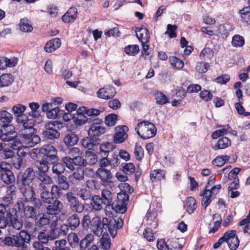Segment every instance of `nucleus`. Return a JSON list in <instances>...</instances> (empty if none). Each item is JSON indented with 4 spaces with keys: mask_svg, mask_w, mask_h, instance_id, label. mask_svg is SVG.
Returning <instances> with one entry per match:
<instances>
[{
    "mask_svg": "<svg viewBox=\"0 0 250 250\" xmlns=\"http://www.w3.org/2000/svg\"><path fill=\"white\" fill-rule=\"evenodd\" d=\"M56 160V157L52 156V154L46 156H42L41 160L35 162V166L38 168L39 173H46L49 168V165H51Z\"/></svg>",
    "mask_w": 250,
    "mask_h": 250,
    "instance_id": "12",
    "label": "nucleus"
},
{
    "mask_svg": "<svg viewBox=\"0 0 250 250\" xmlns=\"http://www.w3.org/2000/svg\"><path fill=\"white\" fill-rule=\"evenodd\" d=\"M57 178L58 186L64 190H68L70 186L66 177L62 175L58 176Z\"/></svg>",
    "mask_w": 250,
    "mask_h": 250,
    "instance_id": "58",
    "label": "nucleus"
},
{
    "mask_svg": "<svg viewBox=\"0 0 250 250\" xmlns=\"http://www.w3.org/2000/svg\"><path fill=\"white\" fill-rule=\"evenodd\" d=\"M40 198L43 203L44 204H50L54 200V197L52 196V194L50 191H46L40 194Z\"/></svg>",
    "mask_w": 250,
    "mask_h": 250,
    "instance_id": "53",
    "label": "nucleus"
},
{
    "mask_svg": "<svg viewBox=\"0 0 250 250\" xmlns=\"http://www.w3.org/2000/svg\"><path fill=\"white\" fill-rule=\"evenodd\" d=\"M17 210L14 208L9 209L7 212L6 218L0 217V228L4 229L7 226L20 230L22 227V222L18 220Z\"/></svg>",
    "mask_w": 250,
    "mask_h": 250,
    "instance_id": "2",
    "label": "nucleus"
},
{
    "mask_svg": "<svg viewBox=\"0 0 250 250\" xmlns=\"http://www.w3.org/2000/svg\"><path fill=\"white\" fill-rule=\"evenodd\" d=\"M8 166L3 167V169H0V179L3 183L10 185L15 181V177L13 172L7 167Z\"/></svg>",
    "mask_w": 250,
    "mask_h": 250,
    "instance_id": "17",
    "label": "nucleus"
},
{
    "mask_svg": "<svg viewBox=\"0 0 250 250\" xmlns=\"http://www.w3.org/2000/svg\"><path fill=\"white\" fill-rule=\"evenodd\" d=\"M188 212L191 214L194 212L197 208V204L195 199L190 196L187 199Z\"/></svg>",
    "mask_w": 250,
    "mask_h": 250,
    "instance_id": "46",
    "label": "nucleus"
},
{
    "mask_svg": "<svg viewBox=\"0 0 250 250\" xmlns=\"http://www.w3.org/2000/svg\"><path fill=\"white\" fill-rule=\"evenodd\" d=\"M78 142V137L74 132H70L67 133L63 139L64 143L68 146H72Z\"/></svg>",
    "mask_w": 250,
    "mask_h": 250,
    "instance_id": "34",
    "label": "nucleus"
},
{
    "mask_svg": "<svg viewBox=\"0 0 250 250\" xmlns=\"http://www.w3.org/2000/svg\"><path fill=\"white\" fill-rule=\"evenodd\" d=\"M118 201L115 207L116 210L121 213L126 210V205L128 204L129 196L127 194L121 193L117 195Z\"/></svg>",
    "mask_w": 250,
    "mask_h": 250,
    "instance_id": "16",
    "label": "nucleus"
},
{
    "mask_svg": "<svg viewBox=\"0 0 250 250\" xmlns=\"http://www.w3.org/2000/svg\"><path fill=\"white\" fill-rule=\"evenodd\" d=\"M78 10L76 7H70L62 17V21L65 23L73 22L77 17Z\"/></svg>",
    "mask_w": 250,
    "mask_h": 250,
    "instance_id": "25",
    "label": "nucleus"
},
{
    "mask_svg": "<svg viewBox=\"0 0 250 250\" xmlns=\"http://www.w3.org/2000/svg\"><path fill=\"white\" fill-rule=\"evenodd\" d=\"M100 140L96 137H86L81 141L82 146L89 149H92L94 146L100 144Z\"/></svg>",
    "mask_w": 250,
    "mask_h": 250,
    "instance_id": "27",
    "label": "nucleus"
},
{
    "mask_svg": "<svg viewBox=\"0 0 250 250\" xmlns=\"http://www.w3.org/2000/svg\"><path fill=\"white\" fill-rule=\"evenodd\" d=\"M117 115L115 114H110L105 117V124L107 126H113L117 121Z\"/></svg>",
    "mask_w": 250,
    "mask_h": 250,
    "instance_id": "61",
    "label": "nucleus"
},
{
    "mask_svg": "<svg viewBox=\"0 0 250 250\" xmlns=\"http://www.w3.org/2000/svg\"><path fill=\"white\" fill-rule=\"evenodd\" d=\"M167 28V30L165 32V34L168 35L170 39L177 37L176 29L177 26L176 25L168 24Z\"/></svg>",
    "mask_w": 250,
    "mask_h": 250,
    "instance_id": "64",
    "label": "nucleus"
},
{
    "mask_svg": "<svg viewBox=\"0 0 250 250\" xmlns=\"http://www.w3.org/2000/svg\"><path fill=\"white\" fill-rule=\"evenodd\" d=\"M85 160L86 161V166H92L97 162V156L92 152H87L85 155Z\"/></svg>",
    "mask_w": 250,
    "mask_h": 250,
    "instance_id": "57",
    "label": "nucleus"
},
{
    "mask_svg": "<svg viewBox=\"0 0 250 250\" xmlns=\"http://www.w3.org/2000/svg\"><path fill=\"white\" fill-rule=\"evenodd\" d=\"M116 94L115 88L112 86L108 85L100 88L97 92V96L104 100L112 99Z\"/></svg>",
    "mask_w": 250,
    "mask_h": 250,
    "instance_id": "15",
    "label": "nucleus"
},
{
    "mask_svg": "<svg viewBox=\"0 0 250 250\" xmlns=\"http://www.w3.org/2000/svg\"><path fill=\"white\" fill-rule=\"evenodd\" d=\"M227 242L230 250H235L239 245V240L234 230H229L226 231L222 237L213 245V248L218 249L222 243Z\"/></svg>",
    "mask_w": 250,
    "mask_h": 250,
    "instance_id": "5",
    "label": "nucleus"
},
{
    "mask_svg": "<svg viewBox=\"0 0 250 250\" xmlns=\"http://www.w3.org/2000/svg\"><path fill=\"white\" fill-rule=\"evenodd\" d=\"M214 55L213 50L207 46H206L201 52L200 57L202 59L210 60Z\"/></svg>",
    "mask_w": 250,
    "mask_h": 250,
    "instance_id": "43",
    "label": "nucleus"
},
{
    "mask_svg": "<svg viewBox=\"0 0 250 250\" xmlns=\"http://www.w3.org/2000/svg\"><path fill=\"white\" fill-rule=\"evenodd\" d=\"M232 45L236 47H240L243 46L245 43L244 38L239 35H235L232 38Z\"/></svg>",
    "mask_w": 250,
    "mask_h": 250,
    "instance_id": "60",
    "label": "nucleus"
},
{
    "mask_svg": "<svg viewBox=\"0 0 250 250\" xmlns=\"http://www.w3.org/2000/svg\"><path fill=\"white\" fill-rule=\"evenodd\" d=\"M101 198L104 204L106 206H110L113 204L112 193L109 190L103 189L101 193Z\"/></svg>",
    "mask_w": 250,
    "mask_h": 250,
    "instance_id": "32",
    "label": "nucleus"
},
{
    "mask_svg": "<svg viewBox=\"0 0 250 250\" xmlns=\"http://www.w3.org/2000/svg\"><path fill=\"white\" fill-rule=\"evenodd\" d=\"M213 194L209 189H207L206 186L205 189L200 193V195L203 196L201 201V205L204 207V209H206L207 207L210 204L212 200L211 198L212 194Z\"/></svg>",
    "mask_w": 250,
    "mask_h": 250,
    "instance_id": "29",
    "label": "nucleus"
},
{
    "mask_svg": "<svg viewBox=\"0 0 250 250\" xmlns=\"http://www.w3.org/2000/svg\"><path fill=\"white\" fill-rule=\"evenodd\" d=\"M96 175L100 179V183L102 185L111 187L113 185V176L110 170L105 168H99L96 172Z\"/></svg>",
    "mask_w": 250,
    "mask_h": 250,
    "instance_id": "11",
    "label": "nucleus"
},
{
    "mask_svg": "<svg viewBox=\"0 0 250 250\" xmlns=\"http://www.w3.org/2000/svg\"><path fill=\"white\" fill-rule=\"evenodd\" d=\"M104 233L100 239V243L102 248L104 250H108L111 247V240L107 232H103Z\"/></svg>",
    "mask_w": 250,
    "mask_h": 250,
    "instance_id": "39",
    "label": "nucleus"
},
{
    "mask_svg": "<svg viewBox=\"0 0 250 250\" xmlns=\"http://www.w3.org/2000/svg\"><path fill=\"white\" fill-rule=\"evenodd\" d=\"M209 67L210 65L208 63L201 62L197 63L196 69L199 73H205L208 70Z\"/></svg>",
    "mask_w": 250,
    "mask_h": 250,
    "instance_id": "62",
    "label": "nucleus"
},
{
    "mask_svg": "<svg viewBox=\"0 0 250 250\" xmlns=\"http://www.w3.org/2000/svg\"><path fill=\"white\" fill-rule=\"evenodd\" d=\"M63 114V111H61L58 106L54 107L47 112L46 115L48 118L55 119L61 116Z\"/></svg>",
    "mask_w": 250,
    "mask_h": 250,
    "instance_id": "45",
    "label": "nucleus"
},
{
    "mask_svg": "<svg viewBox=\"0 0 250 250\" xmlns=\"http://www.w3.org/2000/svg\"><path fill=\"white\" fill-rule=\"evenodd\" d=\"M17 121L19 124H22L24 127L23 130H27L28 131H36L33 126L36 124V121L33 118H28L27 117H20L17 118Z\"/></svg>",
    "mask_w": 250,
    "mask_h": 250,
    "instance_id": "21",
    "label": "nucleus"
},
{
    "mask_svg": "<svg viewBox=\"0 0 250 250\" xmlns=\"http://www.w3.org/2000/svg\"><path fill=\"white\" fill-rule=\"evenodd\" d=\"M229 129H230V126L228 125H226L222 128L214 131L212 134L211 137L212 139H216L221 136H223L228 133Z\"/></svg>",
    "mask_w": 250,
    "mask_h": 250,
    "instance_id": "44",
    "label": "nucleus"
},
{
    "mask_svg": "<svg viewBox=\"0 0 250 250\" xmlns=\"http://www.w3.org/2000/svg\"><path fill=\"white\" fill-rule=\"evenodd\" d=\"M12 119L13 116L11 113L6 110L0 112V122L2 123L1 126L10 124Z\"/></svg>",
    "mask_w": 250,
    "mask_h": 250,
    "instance_id": "38",
    "label": "nucleus"
},
{
    "mask_svg": "<svg viewBox=\"0 0 250 250\" xmlns=\"http://www.w3.org/2000/svg\"><path fill=\"white\" fill-rule=\"evenodd\" d=\"M42 135L48 139L53 140L58 139L60 136V133L58 130L51 129V130H43L42 131Z\"/></svg>",
    "mask_w": 250,
    "mask_h": 250,
    "instance_id": "55",
    "label": "nucleus"
},
{
    "mask_svg": "<svg viewBox=\"0 0 250 250\" xmlns=\"http://www.w3.org/2000/svg\"><path fill=\"white\" fill-rule=\"evenodd\" d=\"M136 35L142 43H148L149 41V32L146 28L136 27Z\"/></svg>",
    "mask_w": 250,
    "mask_h": 250,
    "instance_id": "24",
    "label": "nucleus"
},
{
    "mask_svg": "<svg viewBox=\"0 0 250 250\" xmlns=\"http://www.w3.org/2000/svg\"><path fill=\"white\" fill-rule=\"evenodd\" d=\"M73 122L77 125H83L88 121L87 117L82 114L78 113H74Z\"/></svg>",
    "mask_w": 250,
    "mask_h": 250,
    "instance_id": "49",
    "label": "nucleus"
},
{
    "mask_svg": "<svg viewBox=\"0 0 250 250\" xmlns=\"http://www.w3.org/2000/svg\"><path fill=\"white\" fill-rule=\"evenodd\" d=\"M125 51L129 56H135L139 51V47L137 44L128 45L125 47Z\"/></svg>",
    "mask_w": 250,
    "mask_h": 250,
    "instance_id": "48",
    "label": "nucleus"
},
{
    "mask_svg": "<svg viewBox=\"0 0 250 250\" xmlns=\"http://www.w3.org/2000/svg\"><path fill=\"white\" fill-rule=\"evenodd\" d=\"M169 61L170 64L177 69H181L184 67V64L183 62L176 57H169Z\"/></svg>",
    "mask_w": 250,
    "mask_h": 250,
    "instance_id": "56",
    "label": "nucleus"
},
{
    "mask_svg": "<svg viewBox=\"0 0 250 250\" xmlns=\"http://www.w3.org/2000/svg\"><path fill=\"white\" fill-rule=\"evenodd\" d=\"M21 140L18 137V136L15 137L14 139H12L11 141L7 143V145L9 146L12 149L14 150H17L18 148L22 146Z\"/></svg>",
    "mask_w": 250,
    "mask_h": 250,
    "instance_id": "63",
    "label": "nucleus"
},
{
    "mask_svg": "<svg viewBox=\"0 0 250 250\" xmlns=\"http://www.w3.org/2000/svg\"><path fill=\"white\" fill-rule=\"evenodd\" d=\"M68 241L72 248L79 247V239L76 233H71L68 236Z\"/></svg>",
    "mask_w": 250,
    "mask_h": 250,
    "instance_id": "50",
    "label": "nucleus"
},
{
    "mask_svg": "<svg viewBox=\"0 0 250 250\" xmlns=\"http://www.w3.org/2000/svg\"><path fill=\"white\" fill-rule=\"evenodd\" d=\"M24 216L26 218L35 219L37 215V210L32 206H27L23 211Z\"/></svg>",
    "mask_w": 250,
    "mask_h": 250,
    "instance_id": "42",
    "label": "nucleus"
},
{
    "mask_svg": "<svg viewBox=\"0 0 250 250\" xmlns=\"http://www.w3.org/2000/svg\"><path fill=\"white\" fill-rule=\"evenodd\" d=\"M155 99L157 104L159 105H164L169 103L168 98L163 92L161 91H156L154 94Z\"/></svg>",
    "mask_w": 250,
    "mask_h": 250,
    "instance_id": "37",
    "label": "nucleus"
},
{
    "mask_svg": "<svg viewBox=\"0 0 250 250\" xmlns=\"http://www.w3.org/2000/svg\"><path fill=\"white\" fill-rule=\"evenodd\" d=\"M61 162L64 164V167H67L69 170L73 171L75 169L74 161L73 158L64 157L62 158Z\"/></svg>",
    "mask_w": 250,
    "mask_h": 250,
    "instance_id": "54",
    "label": "nucleus"
},
{
    "mask_svg": "<svg viewBox=\"0 0 250 250\" xmlns=\"http://www.w3.org/2000/svg\"><path fill=\"white\" fill-rule=\"evenodd\" d=\"M35 221L37 226L42 227L48 225L50 220L48 216V214L40 213L37 215L35 219Z\"/></svg>",
    "mask_w": 250,
    "mask_h": 250,
    "instance_id": "35",
    "label": "nucleus"
},
{
    "mask_svg": "<svg viewBox=\"0 0 250 250\" xmlns=\"http://www.w3.org/2000/svg\"><path fill=\"white\" fill-rule=\"evenodd\" d=\"M165 172L161 169H155L150 172V177L153 182L156 180H161L164 177Z\"/></svg>",
    "mask_w": 250,
    "mask_h": 250,
    "instance_id": "47",
    "label": "nucleus"
},
{
    "mask_svg": "<svg viewBox=\"0 0 250 250\" xmlns=\"http://www.w3.org/2000/svg\"><path fill=\"white\" fill-rule=\"evenodd\" d=\"M66 223L71 230H75L80 224V219L79 215L75 213L71 214L67 218Z\"/></svg>",
    "mask_w": 250,
    "mask_h": 250,
    "instance_id": "28",
    "label": "nucleus"
},
{
    "mask_svg": "<svg viewBox=\"0 0 250 250\" xmlns=\"http://www.w3.org/2000/svg\"><path fill=\"white\" fill-rule=\"evenodd\" d=\"M77 196L83 201H87L91 199V194L89 190L86 188L80 189L77 192Z\"/></svg>",
    "mask_w": 250,
    "mask_h": 250,
    "instance_id": "59",
    "label": "nucleus"
},
{
    "mask_svg": "<svg viewBox=\"0 0 250 250\" xmlns=\"http://www.w3.org/2000/svg\"><path fill=\"white\" fill-rule=\"evenodd\" d=\"M66 200L69 208L75 213L82 212L85 208L84 204L82 203L78 197L72 192H68L66 194Z\"/></svg>",
    "mask_w": 250,
    "mask_h": 250,
    "instance_id": "8",
    "label": "nucleus"
},
{
    "mask_svg": "<svg viewBox=\"0 0 250 250\" xmlns=\"http://www.w3.org/2000/svg\"><path fill=\"white\" fill-rule=\"evenodd\" d=\"M231 145V141L226 137H223L219 139L217 144L212 146L211 148L215 151L220 149H225Z\"/></svg>",
    "mask_w": 250,
    "mask_h": 250,
    "instance_id": "33",
    "label": "nucleus"
},
{
    "mask_svg": "<svg viewBox=\"0 0 250 250\" xmlns=\"http://www.w3.org/2000/svg\"><path fill=\"white\" fill-rule=\"evenodd\" d=\"M52 156L56 157V160L54 162L51 163L52 165V171L55 176H60L62 175L65 170L64 164H62L61 161H60L59 157L58 155V150L56 149L54 153L52 154Z\"/></svg>",
    "mask_w": 250,
    "mask_h": 250,
    "instance_id": "14",
    "label": "nucleus"
},
{
    "mask_svg": "<svg viewBox=\"0 0 250 250\" xmlns=\"http://www.w3.org/2000/svg\"><path fill=\"white\" fill-rule=\"evenodd\" d=\"M56 148L51 145H45L41 147L33 148L30 151V156L31 159L35 160L42 156H46L52 154Z\"/></svg>",
    "mask_w": 250,
    "mask_h": 250,
    "instance_id": "10",
    "label": "nucleus"
},
{
    "mask_svg": "<svg viewBox=\"0 0 250 250\" xmlns=\"http://www.w3.org/2000/svg\"><path fill=\"white\" fill-rule=\"evenodd\" d=\"M121 167L123 172L127 174H131L135 172V167L132 163H123Z\"/></svg>",
    "mask_w": 250,
    "mask_h": 250,
    "instance_id": "52",
    "label": "nucleus"
},
{
    "mask_svg": "<svg viewBox=\"0 0 250 250\" xmlns=\"http://www.w3.org/2000/svg\"><path fill=\"white\" fill-rule=\"evenodd\" d=\"M36 131L22 130L20 134V137L22 143L30 147H33L40 143V137L35 134Z\"/></svg>",
    "mask_w": 250,
    "mask_h": 250,
    "instance_id": "9",
    "label": "nucleus"
},
{
    "mask_svg": "<svg viewBox=\"0 0 250 250\" xmlns=\"http://www.w3.org/2000/svg\"><path fill=\"white\" fill-rule=\"evenodd\" d=\"M21 30L24 32H31L33 30V27L28 19L23 18L21 20L20 22Z\"/></svg>",
    "mask_w": 250,
    "mask_h": 250,
    "instance_id": "40",
    "label": "nucleus"
},
{
    "mask_svg": "<svg viewBox=\"0 0 250 250\" xmlns=\"http://www.w3.org/2000/svg\"><path fill=\"white\" fill-rule=\"evenodd\" d=\"M70 178L72 179L73 182H80L84 179V172L83 169L78 167L76 170L70 175Z\"/></svg>",
    "mask_w": 250,
    "mask_h": 250,
    "instance_id": "36",
    "label": "nucleus"
},
{
    "mask_svg": "<svg viewBox=\"0 0 250 250\" xmlns=\"http://www.w3.org/2000/svg\"><path fill=\"white\" fill-rule=\"evenodd\" d=\"M123 222H117L113 218L104 217L103 218V228L106 232L108 229L111 236L113 238H115L117 233V229L121 228L123 226Z\"/></svg>",
    "mask_w": 250,
    "mask_h": 250,
    "instance_id": "7",
    "label": "nucleus"
},
{
    "mask_svg": "<svg viewBox=\"0 0 250 250\" xmlns=\"http://www.w3.org/2000/svg\"><path fill=\"white\" fill-rule=\"evenodd\" d=\"M137 134L144 140L148 139L155 136L157 129L153 123L144 121L139 123L135 128Z\"/></svg>",
    "mask_w": 250,
    "mask_h": 250,
    "instance_id": "3",
    "label": "nucleus"
},
{
    "mask_svg": "<svg viewBox=\"0 0 250 250\" xmlns=\"http://www.w3.org/2000/svg\"><path fill=\"white\" fill-rule=\"evenodd\" d=\"M115 148V146L113 143L108 142L101 144L100 146V155L102 157H107L108 153Z\"/></svg>",
    "mask_w": 250,
    "mask_h": 250,
    "instance_id": "30",
    "label": "nucleus"
},
{
    "mask_svg": "<svg viewBox=\"0 0 250 250\" xmlns=\"http://www.w3.org/2000/svg\"><path fill=\"white\" fill-rule=\"evenodd\" d=\"M31 240L30 234L24 231H21L19 234L12 236H6L4 238L0 237V246L16 247L19 250H26V243Z\"/></svg>",
    "mask_w": 250,
    "mask_h": 250,
    "instance_id": "1",
    "label": "nucleus"
},
{
    "mask_svg": "<svg viewBox=\"0 0 250 250\" xmlns=\"http://www.w3.org/2000/svg\"><path fill=\"white\" fill-rule=\"evenodd\" d=\"M19 188L24 196V199L26 202L31 200L34 197L35 191L33 188L30 185L23 186L21 187L18 186Z\"/></svg>",
    "mask_w": 250,
    "mask_h": 250,
    "instance_id": "26",
    "label": "nucleus"
},
{
    "mask_svg": "<svg viewBox=\"0 0 250 250\" xmlns=\"http://www.w3.org/2000/svg\"><path fill=\"white\" fill-rule=\"evenodd\" d=\"M35 176V171L33 168L28 167L24 170L21 177L18 176V186L30 185L34 180Z\"/></svg>",
    "mask_w": 250,
    "mask_h": 250,
    "instance_id": "13",
    "label": "nucleus"
},
{
    "mask_svg": "<svg viewBox=\"0 0 250 250\" xmlns=\"http://www.w3.org/2000/svg\"><path fill=\"white\" fill-rule=\"evenodd\" d=\"M90 203L86 204L88 207V210L90 211H100L103 209V202L101 198L98 195H93L91 198Z\"/></svg>",
    "mask_w": 250,
    "mask_h": 250,
    "instance_id": "20",
    "label": "nucleus"
},
{
    "mask_svg": "<svg viewBox=\"0 0 250 250\" xmlns=\"http://www.w3.org/2000/svg\"><path fill=\"white\" fill-rule=\"evenodd\" d=\"M14 80L11 74H5L0 76V87L7 86L11 84Z\"/></svg>",
    "mask_w": 250,
    "mask_h": 250,
    "instance_id": "41",
    "label": "nucleus"
},
{
    "mask_svg": "<svg viewBox=\"0 0 250 250\" xmlns=\"http://www.w3.org/2000/svg\"><path fill=\"white\" fill-rule=\"evenodd\" d=\"M156 217V213L150 210H148L145 216L147 224L150 225L151 228H146L144 231L143 235L144 237L149 242H152L155 239L154 233L151 228L155 229L157 226Z\"/></svg>",
    "mask_w": 250,
    "mask_h": 250,
    "instance_id": "6",
    "label": "nucleus"
},
{
    "mask_svg": "<svg viewBox=\"0 0 250 250\" xmlns=\"http://www.w3.org/2000/svg\"><path fill=\"white\" fill-rule=\"evenodd\" d=\"M115 129L117 132L114 137V142L118 144L124 142L127 138L126 132L128 130V127L126 125L118 126Z\"/></svg>",
    "mask_w": 250,
    "mask_h": 250,
    "instance_id": "18",
    "label": "nucleus"
},
{
    "mask_svg": "<svg viewBox=\"0 0 250 250\" xmlns=\"http://www.w3.org/2000/svg\"><path fill=\"white\" fill-rule=\"evenodd\" d=\"M227 242L230 250H235L239 245V240L234 230H229L226 231L222 237L213 245V248L218 249L222 243Z\"/></svg>",
    "mask_w": 250,
    "mask_h": 250,
    "instance_id": "4",
    "label": "nucleus"
},
{
    "mask_svg": "<svg viewBox=\"0 0 250 250\" xmlns=\"http://www.w3.org/2000/svg\"><path fill=\"white\" fill-rule=\"evenodd\" d=\"M89 228L92 229L94 233L97 235H101L104 232L103 228V221H101L99 217L96 216L91 220Z\"/></svg>",
    "mask_w": 250,
    "mask_h": 250,
    "instance_id": "22",
    "label": "nucleus"
},
{
    "mask_svg": "<svg viewBox=\"0 0 250 250\" xmlns=\"http://www.w3.org/2000/svg\"><path fill=\"white\" fill-rule=\"evenodd\" d=\"M46 213L49 215L58 214L63 208L62 203L58 199L54 200L52 203L47 204Z\"/></svg>",
    "mask_w": 250,
    "mask_h": 250,
    "instance_id": "19",
    "label": "nucleus"
},
{
    "mask_svg": "<svg viewBox=\"0 0 250 250\" xmlns=\"http://www.w3.org/2000/svg\"><path fill=\"white\" fill-rule=\"evenodd\" d=\"M61 45L59 38L52 39L47 42L44 46V50L47 53H51L59 48Z\"/></svg>",
    "mask_w": 250,
    "mask_h": 250,
    "instance_id": "23",
    "label": "nucleus"
},
{
    "mask_svg": "<svg viewBox=\"0 0 250 250\" xmlns=\"http://www.w3.org/2000/svg\"><path fill=\"white\" fill-rule=\"evenodd\" d=\"M25 109L26 106L21 104H18L12 108L13 112L14 115L17 117V118L25 116L23 114V113L25 111Z\"/></svg>",
    "mask_w": 250,
    "mask_h": 250,
    "instance_id": "51",
    "label": "nucleus"
},
{
    "mask_svg": "<svg viewBox=\"0 0 250 250\" xmlns=\"http://www.w3.org/2000/svg\"><path fill=\"white\" fill-rule=\"evenodd\" d=\"M106 131V128L104 126H90L88 131L89 136L94 137H99L104 134Z\"/></svg>",
    "mask_w": 250,
    "mask_h": 250,
    "instance_id": "31",
    "label": "nucleus"
}]
</instances>
